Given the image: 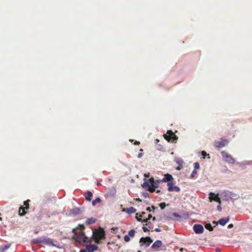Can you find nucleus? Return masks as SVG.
Segmentation results:
<instances>
[{
    "mask_svg": "<svg viewBox=\"0 0 252 252\" xmlns=\"http://www.w3.org/2000/svg\"><path fill=\"white\" fill-rule=\"evenodd\" d=\"M183 165H178V166L176 168L177 170H181L183 168Z\"/></svg>",
    "mask_w": 252,
    "mask_h": 252,
    "instance_id": "e433bc0d",
    "label": "nucleus"
},
{
    "mask_svg": "<svg viewBox=\"0 0 252 252\" xmlns=\"http://www.w3.org/2000/svg\"><path fill=\"white\" fill-rule=\"evenodd\" d=\"M174 160L178 165H183V163H184L183 160L180 158H175Z\"/></svg>",
    "mask_w": 252,
    "mask_h": 252,
    "instance_id": "4be33fe9",
    "label": "nucleus"
},
{
    "mask_svg": "<svg viewBox=\"0 0 252 252\" xmlns=\"http://www.w3.org/2000/svg\"><path fill=\"white\" fill-rule=\"evenodd\" d=\"M162 242L160 240L156 241L152 246V248L154 249H158L162 246Z\"/></svg>",
    "mask_w": 252,
    "mask_h": 252,
    "instance_id": "4468645a",
    "label": "nucleus"
},
{
    "mask_svg": "<svg viewBox=\"0 0 252 252\" xmlns=\"http://www.w3.org/2000/svg\"><path fill=\"white\" fill-rule=\"evenodd\" d=\"M144 176H145V178H146H146H148V177H149V176H150V173L145 174L144 175Z\"/></svg>",
    "mask_w": 252,
    "mask_h": 252,
    "instance_id": "79ce46f5",
    "label": "nucleus"
},
{
    "mask_svg": "<svg viewBox=\"0 0 252 252\" xmlns=\"http://www.w3.org/2000/svg\"><path fill=\"white\" fill-rule=\"evenodd\" d=\"M152 220H153L155 221L156 220V218L155 217H152Z\"/></svg>",
    "mask_w": 252,
    "mask_h": 252,
    "instance_id": "603ef678",
    "label": "nucleus"
},
{
    "mask_svg": "<svg viewBox=\"0 0 252 252\" xmlns=\"http://www.w3.org/2000/svg\"><path fill=\"white\" fill-rule=\"evenodd\" d=\"M144 182L142 185L143 188L151 192H154L156 191V188L158 187L159 184L161 182V180H155L153 177L150 178L149 180L144 178Z\"/></svg>",
    "mask_w": 252,
    "mask_h": 252,
    "instance_id": "f257e3e1",
    "label": "nucleus"
},
{
    "mask_svg": "<svg viewBox=\"0 0 252 252\" xmlns=\"http://www.w3.org/2000/svg\"><path fill=\"white\" fill-rule=\"evenodd\" d=\"M221 155L223 157L224 160L229 163H234L235 162V159L232 158V157L228 153L225 151H222L221 152Z\"/></svg>",
    "mask_w": 252,
    "mask_h": 252,
    "instance_id": "423d86ee",
    "label": "nucleus"
},
{
    "mask_svg": "<svg viewBox=\"0 0 252 252\" xmlns=\"http://www.w3.org/2000/svg\"><path fill=\"white\" fill-rule=\"evenodd\" d=\"M142 222H146V223H148V219H144V220H142Z\"/></svg>",
    "mask_w": 252,
    "mask_h": 252,
    "instance_id": "c03bdc74",
    "label": "nucleus"
},
{
    "mask_svg": "<svg viewBox=\"0 0 252 252\" xmlns=\"http://www.w3.org/2000/svg\"><path fill=\"white\" fill-rule=\"evenodd\" d=\"M135 234V230L131 229L128 231V235L131 237H133Z\"/></svg>",
    "mask_w": 252,
    "mask_h": 252,
    "instance_id": "a878e982",
    "label": "nucleus"
},
{
    "mask_svg": "<svg viewBox=\"0 0 252 252\" xmlns=\"http://www.w3.org/2000/svg\"><path fill=\"white\" fill-rule=\"evenodd\" d=\"M229 220V217L223 218L220 219L218 221L219 224L221 225L224 226Z\"/></svg>",
    "mask_w": 252,
    "mask_h": 252,
    "instance_id": "dca6fc26",
    "label": "nucleus"
},
{
    "mask_svg": "<svg viewBox=\"0 0 252 252\" xmlns=\"http://www.w3.org/2000/svg\"><path fill=\"white\" fill-rule=\"evenodd\" d=\"M101 202V199L100 197H97L95 199L92 201V205L95 206L97 203H99Z\"/></svg>",
    "mask_w": 252,
    "mask_h": 252,
    "instance_id": "b1692460",
    "label": "nucleus"
},
{
    "mask_svg": "<svg viewBox=\"0 0 252 252\" xmlns=\"http://www.w3.org/2000/svg\"><path fill=\"white\" fill-rule=\"evenodd\" d=\"M153 240L150 237H142L139 240L140 247L145 246L146 247H149L152 243Z\"/></svg>",
    "mask_w": 252,
    "mask_h": 252,
    "instance_id": "39448f33",
    "label": "nucleus"
},
{
    "mask_svg": "<svg viewBox=\"0 0 252 252\" xmlns=\"http://www.w3.org/2000/svg\"><path fill=\"white\" fill-rule=\"evenodd\" d=\"M42 243L45 245H48L50 246L53 245L52 240L48 238H43Z\"/></svg>",
    "mask_w": 252,
    "mask_h": 252,
    "instance_id": "f3484780",
    "label": "nucleus"
},
{
    "mask_svg": "<svg viewBox=\"0 0 252 252\" xmlns=\"http://www.w3.org/2000/svg\"><path fill=\"white\" fill-rule=\"evenodd\" d=\"M197 173V171L195 170H193L191 174V178H192L194 177L195 175Z\"/></svg>",
    "mask_w": 252,
    "mask_h": 252,
    "instance_id": "7c9ffc66",
    "label": "nucleus"
},
{
    "mask_svg": "<svg viewBox=\"0 0 252 252\" xmlns=\"http://www.w3.org/2000/svg\"><path fill=\"white\" fill-rule=\"evenodd\" d=\"M217 210H218L219 211H220V212L221 211V210H222V208H221V204H219V205H218V206H217Z\"/></svg>",
    "mask_w": 252,
    "mask_h": 252,
    "instance_id": "f704fd0d",
    "label": "nucleus"
},
{
    "mask_svg": "<svg viewBox=\"0 0 252 252\" xmlns=\"http://www.w3.org/2000/svg\"><path fill=\"white\" fill-rule=\"evenodd\" d=\"M143 154L142 153H140L138 154V158H141L142 156H143Z\"/></svg>",
    "mask_w": 252,
    "mask_h": 252,
    "instance_id": "ea45409f",
    "label": "nucleus"
},
{
    "mask_svg": "<svg viewBox=\"0 0 252 252\" xmlns=\"http://www.w3.org/2000/svg\"><path fill=\"white\" fill-rule=\"evenodd\" d=\"M214 198H215V197H212L211 198V199H210V201L211 202L213 200V199H214Z\"/></svg>",
    "mask_w": 252,
    "mask_h": 252,
    "instance_id": "8fccbe9b",
    "label": "nucleus"
},
{
    "mask_svg": "<svg viewBox=\"0 0 252 252\" xmlns=\"http://www.w3.org/2000/svg\"><path fill=\"white\" fill-rule=\"evenodd\" d=\"M173 216L176 218H181V216L176 213H173Z\"/></svg>",
    "mask_w": 252,
    "mask_h": 252,
    "instance_id": "72a5a7b5",
    "label": "nucleus"
},
{
    "mask_svg": "<svg viewBox=\"0 0 252 252\" xmlns=\"http://www.w3.org/2000/svg\"><path fill=\"white\" fill-rule=\"evenodd\" d=\"M43 241V237H39L36 239H32L31 241V243L32 244H41L42 243Z\"/></svg>",
    "mask_w": 252,
    "mask_h": 252,
    "instance_id": "6ab92c4d",
    "label": "nucleus"
},
{
    "mask_svg": "<svg viewBox=\"0 0 252 252\" xmlns=\"http://www.w3.org/2000/svg\"><path fill=\"white\" fill-rule=\"evenodd\" d=\"M164 138L168 142H176L178 137L171 130H168L167 133L163 135Z\"/></svg>",
    "mask_w": 252,
    "mask_h": 252,
    "instance_id": "20e7f679",
    "label": "nucleus"
},
{
    "mask_svg": "<svg viewBox=\"0 0 252 252\" xmlns=\"http://www.w3.org/2000/svg\"><path fill=\"white\" fill-rule=\"evenodd\" d=\"M140 144V142L138 141H136L134 143L135 145H139Z\"/></svg>",
    "mask_w": 252,
    "mask_h": 252,
    "instance_id": "09e8293b",
    "label": "nucleus"
},
{
    "mask_svg": "<svg viewBox=\"0 0 252 252\" xmlns=\"http://www.w3.org/2000/svg\"><path fill=\"white\" fill-rule=\"evenodd\" d=\"M160 192V190H158L157 191V192Z\"/></svg>",
    "mask_w": 252,
    "mask_h": 252,
    "instance_id": "5fc2aeb1",
    "label": "nucleus"
},
{
    "mask_svg": "<svg viewBox=\"0 0 252 252\" xmlns=\"http://www.w3.org/2000/svg\"><path fill=\"white\" fill-rule=\"evenodd\" d=\"M10 247V245H2L0 247V252H3L4 251L7 250Z\"/></svg>",
    "mask_w": 252,
    "mask_h": 252,
    "instance_id": "5701e85b",
    "label": "nucleus"
},
{
    "mask_svg": "<svg viewBox=\"0 0 252 252\" xmlns=\"http://www.w3.org/2000/svg\"><path fill=\"white\" fill-rule=\"evenodd\" d=\"M0 220H1V218L0 217Z\"/></svg>",
    "mask_w": 252,
    "mask_h": 252,
    "instance_id": "13d9d810",
    "label": "nucleus"
},
{
    "mask_svg": "<svg viewBox=\"0 0 252 252\" xmlns=\"http://www.w3.org/2000/svg\"><path fill=\"white\" fill-rule=\"evenodd\" d=\"M155 231L157 232H159L161 231V229L158 228H156L155 229Z\"/></svg>",
    "mask_w": 252,
    "mask_h": 252,
    "instance_id": "4c0bfd02",
    "label": "nucleus"
},
{
    "mask_svg": "<svg viewBox=\"0 0 252 252\" xmlns=\"http://www.w3.org/2000/svg\"><path fill=\"white\" fill-rule=\"evenodd\" d=\"M93 197V193L90 191H87L86 192V195L85 199L87 201H90L92 200Z\"/></svg>",
    "mask_w": 252,
    "mask_h": 252,
    "instance_id": "412c9836",
    "label": "nucleus"
},
{
    "mask_svg": "<svg viewBox=\"0 0 252 252\" xmlns=\"http://www.w3.org/2000/svg\"><path fill=\"white\" fill-rule=\"evenodd\" d=\"M193 229L196 234H201L204 231V228L201 224H195L193 226Z\"/></svg>",
    "mask_w": 252,
    "mask_h": 252,
    "instance_id": "9d476101",
    "label": "nucleus"
},
{
    "mask_svg": "<svg viewBox=\"0 0 252 252\" xmlns=\"http://www.w3.org/2000/svg\"><path fill=\"white\" fill-rule=\"evenodd\" d=\"M205 227L206 229L209 230L210 231L213 230V227L210 223H206L205 225Z\"/></svg>",
    "mask_w": 252,
    "mask_h": 252,
    "instance_id": "393cba45",
    "label": "nucleus"
},
{
    "mask_svg": "<svg viewBox=\"0 0 252 252\" xmlns=\"http://www.w3.org/2000/svg\"><path fill=\"white\" fill-rule=\"evenodd\" d=\"M152 216L151 214L148 215V218H147L148 220H150L151 218H152Z\"/></svg>",
    "mask_w": 252,
    "mask_h": 252,
    "instance_id": "37998d69",
    "label": "nucleus"
},
{
    "mask_svg": "<svg viewBox=\"0 0 252 252\" xmlns=\"http://www.w3.org/2000/svg\"><path fill=\"white\" fill-rule=\"evenodd\" d=\"M140 151H143V149H141Z\"/></svg>",
    "mask_w": 252,
    "mask_h": 252,
    "instance_id": "4d7b16f0",
    "label": "nucleus"
},
{
    "mask_svg": "<svg viewBox=\"0 0 252 252\" xmlns=\"http://www.w3.org/2000/svg\"><path fill=\"white\" fill-rule=\"evenodd\" d=\"M213 223L215 224V225H217L219 223H218V222H216V221H213Z\"/></svg>",
    "mask_w": 252,
    "mask_h": 252,
    "instance_id": "de8ad7c7",
    "label": "nucleus"
},
{
    "mask_svg": "<svg viewBox=\"0 0 252 252\" xmlns=\"http://www.w3.org/2000/svg\"><path fill=\"white\" fill-rule=\"evenodd\" d=\"M146 210L148 211V212H150L152 211L151 209V208L150 207H147V209H146Z\"/></svg>",
    "mask_w": 252,
    "mask_h": 252,
    "instance_id": "a18cd8bd",
    "label": "nucleus"
},
{
    "mask_svg": "<svg viewBox=\"0 0 252 252\" xmlns=\"http://www.w3.org/2000/svg\"><path fill=\"white\" fill-rule=\"evenodd\" d=\"M137 215H138V214H136V219L138 220H139V219H138V217H137Z\"/></svg>",
    "mask_w": 252,
    "mask_h": 252,
    "instance_id": "864d4df0",
    "label": "nucleus"
},
{
    "mask_svg": "<svg viewBox=\"0 0 252 252\" xmlns=\"http://www.w3.org/2000/svg\"><path fill=\"white\" fill-rule=\"evenodd\" d=\"M88 251L87 250L86 248L85 249H82L80 250V252H88Z\"/></svg>",
    "mask_w": 252,
    "mask_h": 252,
    "instance_id": "a19ab883",
    "label": "nucleus"
},
{
    "mask_svg": "<svg viewBox=\"0 0 252 252\" xmlns=\"http://www.w3.org/2000/svg\"><path fill=\"white\" fill-rule=\"evenodd\" d=\"M130 236L128 235H125V237H124V240L126 242H128L130 241Z\"/></svg>",
    "mask_w": 252,
    "mask_h": 252,
    "instance_id": "c756f323",
    "label": "nucleus"
},
{
    "mask_svg": "<svg viewBox=\"0 0 252 252\" xmlns=\"http://www.w3.org/2000/svg\"><path fill=\"white\" fill-rule=\"evenodd\" d=\"M81 213V209L79 208L75 207L74 208H73L71 210H70L69 213V214H72V215H77L79 214H80Z\"/></svg>",
    "mask_w": 252,
    "mask_h": 252,
    "instance_id": "2eb2a0df",
    "label": "nucleus"
},
{
    "mask_svg": "<svg viewBox=\"0 0 252 252\" xmlns=\"http://www.w3.org/2000/svg\"><path fill=\"white\" fill-rule=\"evenodd\" d=\"M152 208L153 209V210H155V209H156L157 208L154 206H152Z\"/></svg>",
    "mask_w": 252,
    "mask_h": 252,
    "instance_id": "3c124183",
    "label": "nucleus"
},
{
    "mask_svg": "<svg viewBox=\"0 0 252 252\" xmlns=\"http://www.w3.org/2000/svg\"><path fill=\"white\" fill-rule=\"evenodd\" d=\"M137 252H141V251L140 250H139V251H138Z\"/></svg>",
    "mask_w": 252,
    "mask_h": 252,
    "instance_id": "6e6d98bb",
    "label": "nucleus"
},
{
    "mask_svg": "<svg viewBox=\"0 0 252 252\" xmlns=\"http://www.w3.org/2000/svg\"><path fill=\"white\" fill-rule=\"evenodd\" d=\"M142 229L144 232L149 231V230L148 229V228H147L146 227H145L144 226L142 227Z\"/></svg>",
    "mask_w": 252,
    "mask_h": 252,
    "instance_id": "c9c22d12",
    "label": "nucleus"
},
{
    "mask_svg": "<svg viewBox=\"0 0 252 252\" xmlns=\"http://www.w3.org/2000/svg\"><path fill=\"white\" fill-rule=\"evenodd\" d=\"M159 206L162 210H163L166 206V204L164 202L160 203L159 204Z\"/></svg>",
    "mask_w": 252,
    "mask_h": 252,
    "instance_id": "c85d7f7f",
    "label": "nucleus"
},
{
    "mask_svg": "<svg viewBox=\"0 0 252 252\" xmlns=\"http://www.w3.org/2000/svg\"><path fill=\"white\" fill-rule=\"evenodd\" d=\"M124 211L126 212L128 214H131L135 213L136 211V210L134 207H131L128 208L124 209Z\"/></svg>",
    "mask_w": 252,
    "mask_h": 252,
    "instance_id": "a211bd4d",
    "label": "nucleus"
},
{
    "mask_svg": "<svg viewBox=\"0 0 252 252\" xmlns=\"http://www.w3.org/2000/svg\"><path fill=\"white\" fill-rule=\"evenodd\" d=\"M212 197H215V198L213 199V201L217 202L219 204H221V201L220 198L219 196V194H216L215 193L211 192L209 193V199H211Z\"/></svg>",
    "mask_w": 252,
    "mask_h": 252,
    "instance_id": "9b49d317",
    "label": "nucleus"
},
{
    "mask_svg": "<svg viewBox=\"0 0 252 252\" xmlns=\"http://www.w3.org/2000/svg\"><path fill=\"white\" fill-rule=\"evenodd\" d=\"M86 249L88 252H94L98 249V246L94 244H89L86 246Z\"/></svg>",
    "mask_w": 252,
    "mask_h": 252,
    "instance_id": "f8f14e48",
    "label": "nucleus"
},
{
    "mask_svg": "<svg viewBox=\"0 0 252 252\" xmlns=\"http://www.w3.org/2000/svg\"><path fill=\"white\" fill-rule=\"evenodd\" d=\"M227 143L228 141L227 140L221 139L220 141H215L214 145L216 147L220 148L225 146Z\"/></svg>",
    "mask_w": 252,
    "mask_h": 252,
    "instance_id": "6e6552de",
    "label": "nucleus"
},
{
    "mask_svg": "<svg viewBox=\"0 0 252 252\" xmlns=\"http://www.w3.org/2000/svg\"><path fill=\"white\" fill-rule=\"evenodd\" d=\"M142 194L145 198H147L149 197V193L147 192H143Z\"/></svg>",
    "mask_w": 252,
    "mask_h": 252,
    "instance_id": "473e14b6",
    "label": "nucleus"
},
{
    "mask_svg": "<svg viewBox=\"0 0 252 252\" xmlns=\"http://www.w3.org/2000/svg\"><path fill=\"white\" fill-rule=\"evenodd\" d=\"M29 200H27L26 201L24 202V205L25 206L24 207L21 206V207L19 208V211H18V214L20 216H23L26 213V210H27L29 209Z\"/></svg>",
    "mask_w": 252,
    "mask_h": 252,
    "instance_id": "0eeeda50",
    "label": "nucleus"
},
{
    "mask_svg": "<svg viewBox=\"0 0 252 252\" xmlns=\"http://www.w3.org/2000/svg\"><path fill=\"white\" fill-rule=\"evenodd\" d=\"M233 227V224L231 223L228 225L227 228L230 229V228H232Z\"/></svg>",
    "mask_w": 252,
    "mask_h": 252,
    "instance_id": "58836bf2",
    "label": "nucleus"
},
{
    "mask_svg": "<svg viewBox=\"0 0 252 252\" xmlns=\"http://www.w3.org/2000/svg\"><path fill=\"white\" fill-rule=\"evenodd\" d=\"M173 180V178L172 176V175L167 174L164 175V178L161 180V182H172V181Z\"/></svg>",
    "mask_w": 252,
    "mask_h": 252,
    "instance_id": "ddd939ff",
    "label": "nucleus"
},
{
    "mask_svg": "<svg viewBox=\"0 0 252 252\" xmlns=\"http://www.w3.org/2000/svg\"><path fill=\"white\" fill-rule=\"evenodd\" d=\"M145 214V212H142V214L139 216L140 218H142L143 217V215H144Z\"/></svg>",
    "mask_w": 252,
    "mask_h": 252,
    "instance_id": "49530a36",
    "label": "nucleus"
},
{
    "mask_svg": "<svg viewBox=\"0 0 252 252\" xmlns=\"http://www.w3.org/2000/svg\"><path fill=\"white\" fill-rule=\"evenodd\" d=\"M220 196L225 201H229L231 199H237L239 195L233 192L227 190H223L220 193Z\"/></svg>",
    "mask_w": 252,
    "mask_h": 252,
    "instance_id": "7ed1b4c3",
    "label": "nucleus"
},
{
    "mask_svg": "<svg viewBox=\"0 0 252 252\" xmlns=\"http://www.w3.org/2000/svg\"><path fill=\"white\" fill-rule=\"evenodd\" d=\"M96 219L94 218H91L87 219L86 221L87 225H91L95 222Z\"/></svg>",
    "mask_w": 252,
    "mask_h": 252,
    "instance_id": "aec40b11",
    "label": "nucleus"
},
{
    "mask_svg": "<svg viewBox=\"0 0 252 252\" xmlns=\"http://www.w3.org/2000/svg\"><path fill=\"white\" fill-rule=\"evenodd\" d=\"M167 186L168 187V190L169 191H170V192L175 191V192H178L180 191V188L176 186H174V184L172 182L168 183Z\"/></svg>",
    "mask_w": 252,
    "mask_h": 252,
    "instance_id": "1a4fd4ad",
    "label": "nucleus"
},
{
    "mask_svg": "<svg viewBox=\"0 0 252 252\" xmlns=\"http://www.w3.org/2000/svg\"><path fill=\"white\" fill-rule=\"evenodd\" d=\"M74 233L72 238L78 243H88L90 242L88 237L85 236V233L81 229H79L78 231H76L75 229H73Z\"/></svg>",
    "mask_w": 252,
    "mask_h": 252,
    "instance_id": "f03ea898",
    "label": "nucleus"
},
{
    "mask_svg": "<svg viewBox=\"0 0 252 252\" xmlns=\"http://www.w3.org/2000/svg\"><path fill=\"white\" fill-rule=\"evenodd\" d=\"M200 167L199 163L197 162H196L194 163V170H196V169H198Z\"/></svg>",
    "mask_w": 252,
    "mask_h": 252,
    "instance_id": "cd10ccee",
    "label": "nucleus"
},
{
    "mask_svg": "<svg viewBox=\"0 0 252 252\" xmlns=\"http://www.w3.org/2000/svg\"><path fill=\"white\" fill-rule=\"evenodd\" d=\"M201 155L204 158H205L206 156H208V158H210L209 154H207V153L204 151H202Z\"/></svg>",
    "mask_w": 252,
    "mask_h": 252,
    "instance_id": "bb28decb",
    "label": "nucleus"
},
{
    "mask_svg": "<svg viewBox=\"0 0 252 252\" xmlns=\"http://www.w3.org/2000/svg\"><path fill=\"white\" fill-rule=\"evenodd\" d=\"M146 225L147 226H148L149 228H153V224L150 222H148V223H147L146 224Z\"/></svg>",
    "mask_w": 252,
    "mask_h": 252,
    "instance_id": "2f4dec72",
    "label": "nucleus"
}]
</instances>
